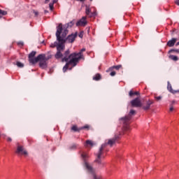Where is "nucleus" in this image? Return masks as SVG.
Segmentation results:
<instances>
[{
  "label": "nucleus",
  "instance_id": "nucleus-9",
  "mask_svg": "<svg viewBox=\"0 0 179 179\" xmlns=\"http://www.w3.org/2000/svg\"><path fill=\"white\" fill-rule=\"evenodd\" d=\"M131 107H142V101L139 97H137L131 101Z\"/></svg>",
  "mask_w": 179,
  "mask_h": 179
},
{
  "label": "nucleus",
  "instance_id": "nucleus-33",
  "mask_svg": "<svg viewBox=\"0 0 179 179\" xmlns=\"http://www.w3.org/2000/svg\"><path fill=\"white\" fill-rule=\"evenodd\" d=\"M115 74H116L115 71H112L110 73V76H115Z\"/></svg>",
  "mask_w": 179,
  "mask_h": 179
},
{
  "label": "nucleus",
  "instance_id": "nucleus-37",
  "mask_svg": "<svg viewBox=\"0 0 179 179\" xmlns=\"http://www.w3.org/2000/svg\"><path fill=\"white\" fill-rule=\"evenodd\" d=\"M170 111H173L174 110V108L173 106H171L169 108Z\"/></svg>",
  "mask_w": 179,
  "mask_h": 179
},
{
  "label": "nucleus",
  "instance_id": "nucleus-38",
  "mask_svg": "<svg viewBox=\"0 0 179 179\" xmlns=\"http://www.w3.org/2000/svg\"><path fill=\"white\" fill-rule=\"evenodd\" d=\"M57 2H58V0H53L52 3H53V5H54V3H57Z\"/></svg>",
  "mask_w": 179,
  "mask_h": 179
},
{
  "label": "nucleus",
  "instance_id": "nucleus-14",
  "mask_svg": "<svg viewBox=\"0 0 179 179\" xmlns=\"http://www.w3.org/2000/svg\"><path fill=\"white\" fill-rule=\"evenodd\" d=\"M62 62H66V61H63L62 59ZM67 63L66 64V65L63 67V72H66V70L68 69V68H69V65L73 64V62H71L70 59L66 62Z\"/></svg>",
  "mask_w": 179,
  "mask_h": 179
},
{
  "label": "nucleus",
  "instance_id": "nucleus-17",
  "mask_svg": "<svg viewBox=\"0 0 179 179\" xmlns=\"http://www.w3.org/2000/svg\"><path fill=\"white\" fill-rule=\"evenodd\" d=\"M122 68V66L121 64L117 66H113L109 69V71H113V69H116V71H119V69H121Z\"/></svg>",
  "mask_w": 179,
  "mask_h": 179
},
{
  "label": "nucleus",
  "instance_id": "nucleus-32",
  "mask_svg": "<svg viewBox=\"0 0 179 179\" xmlns=\"http://www.w3.org/2000/svg\"><path fill=\"white\" fill-rule=\"evenodd\" d=\"M78 37H80V38H83V32H80V33L78 34Z\"/></svg>",
  "mask_w": 179,
  "mask_h": 179
},
{
  "label": "nucleus",
  "instance_id": "nucleus-27",
  "mask_svg": "<svg viewBox=\"0 0 179 179\" xmlns=\"http://www.w3.org/2000/svg\"><path fill=\"white\" fill-rule=\"evenodd\" d=\"M169 52H176V54H179V49L171 50Z\"/></svg>",
  "mask_w": 179,
  "mask_h": 179
},
{
  "label": "nucleus",
  "instance_id": "nucleus-26",
  "mask_svg": "<svg viewBox=\"0 0 179 179\" xmlns=\"http://www.w3.org/2000/svg\"><path fill=\"white\" fill-rule=\"evenodd\" d=\"M49 8H50V10H54V3H50Z\"/></svg>",
  "mask_w": 179,
  "mask_h": 179
},
{
  "label": "nucleus",
  "instance_id": "nucleus-25",
  "mask_svg": "<svg viewBox=\"0 0 179 179\" xmlns=\"http://www.w3.org/2000/svg\"><path fill=\"white\" fill-rule=\"evenodd\" d=\"M71 129H72V131H74V132H78V131H80V129H78V127H76V126H73L71 127Z\"/></svg>",
  "mask_w": 179,
  "mask_h": 179
},
{
  "label": "nucleus",
  "instance_id": "nucleus-28",
  "mask_svg": "<svg viewBox=\"0 0 179 179\" xmlns=\"http://www.w3.org/2000/svg\"><path fill=\"white\" fill-rule=\"evenodd\" d=\"M4 138L6 139L7 142H12V138L5 136Z\"/></svg>",
  "mask_w": 179,
  "mask_h": 179
},
{
  "label": "nucleus",
  "instance_id": "nucleus-24",
  "mask_svg": "<svg viewBox=\"0 0 179 179\" xmlns=\"http://www.w3.org/2000/svg\"><path fill=\"white\" fill-rule=\"evenodd\" d=\"M16 65L18 66V68H23V66H24V64L20 62H17Z\"/></svg>",
  "mask_w": 179,
  "mask_h": 179
},
{
  "label": "nucleus",
  "instance_id": "nucleus-8",
  "mask_svg": "<svg viewBox=\"0 0 179 179\" xmlns=\"http://www.w3.org/2000/svg\"><path fill=\"white\" fill-rule=\"evenodd\" d=\"M15 153H17V155H24V156H27L28 155L27 151L24 150L23 146L20 145L19 144H17Z\"/></svg>",
  "mask_w": 179,
  "mask_h": 179
},
{
  "label": "nucleus",
  "instance_id": "nucleus-20",
  "mask_svg": "<svg viewBox=\"0 0 179 179\" xmlns=\"http://www.w3.org/2000/svg\"><path fill=\"white\" fill-rule=\"evenodd\" d=\"M6 15H8V12L0 9V19L2 17V16H6Z\"/></svg>",
  "mask_w": 179,
  "mask_h": 179
},
{
  "label": "nucleus",
  "instance_id": "nucleus-16",
  "mask_svg": "<svg viewBox=\"0 0 179 179\" xmlns=\"http://www.w3.org/2000/svg\"><path fill=\"white\" fill-rule=\"evenodd\" d=\"M85 148H89V146H90L91 148H93V146H94V143H93V141L90 140H87L85 142Z\"/></svg>",
  "mask_w": 179,
  "mask_h": 179
},
{
  "label": "nucleus",
  "instance_id": "nucleus-18",
  "mask_svg": "<svg viewBox=\"0 0 179 179\" xmlns=\"http://www.w3.org/2000/svg\"><path fill=\"white\" fill-rule=\"evenodd\" d=\"M129 96H130V97H132V96H139V92H133V91L131 90L129 92Z\"/></svg>",
  "mask_w": 179,
  "mask_h": 179
},
{
  "label": "nucleus",
  "instance_id": "nucleus-11",
  "mask_svg": "<svg viewBox=\"0 0 179 179\" xmlns=\"http://www.w3.org/2000/svg\"><path fill=\"white\" fill-rule=\"evenodd\" d=\"M78 37V32H76L75 34H71V35H69L68 37L66 38V41L67 43H73L75 41V38Z\"/></svg>",
  "mask_w": 179,
  "mask_h": 179
},
{
  "label": "nucleus",
  "instance_id": "nucleus-29",
  "mask_svg": "<svg viewBox=\"0 0 179 179\" xmlns=\"http://www.w3.org/2000/svg\"><path fill=\"white\" fill-rule=\"evenodd\" d=\"M76 148H78V144H73L70 149H76Z\"/></svg>",
  "mask_w": 179,
  "mask_h": 179
},
{
  "label": "nucleus",
  "instance_id": "nucleus-35",
  "mask_svg": "<svg viewBox=\"0 0 179 179\" xmlns=\"http://www.w3.org/2000/svg\"><path fill=\"white\" fill-rule=\"evenodd\" d=\"M34 13L35 16H38V12L34 10Z\"/></svg>",
  "mask_w": 179,
  "mask_h": 179
},
{
  "label": "nucleus",
  "instance_id": "nucleus-40",
  "mask_svg": "<svg viewBox=\"0 0 179 179\" xmlns=\"http://www.w3.org/2000/svg\"><path fill=\"white\" fill-rule=\"evenodd\" d=\"M76 1H79L80 2H85V1L86 0H76ZM91 1H93V0H90Z\"/></svg>",
  "mask_w": 179,
  "mask_h": 179
},
{
  "label": "nucleus",
  "instance_id": "nucleus-22",
  "mask_svg": "<svg viewBox=\"0 0 179 179\" xmlns=\"http://www.w3.org/2000/svg\"><path fill=\"white\" fill-rule=\"evenodd\" d=\"M169 59H172V61H177L178 59V57L176 55H169Z\"/></svg>",
  "mask_w": 179,
  "mask_h": 179
},
{
  "label": "nucleus",
  "instance_id": "nucleus-39",
  "mask_svg": "<svg viewBox=\"0 0 179 179\" xmlns=\"http://www.w3.org/2000/svg\"><path fill=\"white\" fill-rule=\"evenodd\" d=\"M87 128H89V126H84V127H83V129H86Z\"/></svg>",
  "mask_w": 179,
  "mask_h": 179
},
{
  "label": "nucleus",
  "instance_id": "nucleus-41",
  "mask_svg": "<svg viewBox=\"0 0 179 179\" xmlns=\"http://www.w3.org/2000/svg\"><path fill=\"white\" fill-rule=\"evenodd\" d=\"M176 5L179 6V0H176Z\"/></svg>",
  "mask_w": 179,
  "mask_h": 179
},
{
  "label": "nucleus",
  "instance_id": "nucleus-42",
  "mask_svg": "<svg viewBox=\"0 0 179 179\" xmlns=\"http://www.w3.org/2000/svg\"><path fill=\"white\" fill-rule=\"evenodd\" d=\"M50 2V0H45V3H48Z\"/></svg>",
  "mask_w": 179,
  "mask_h": 179
},
{
  "label": "nucleus",
  "instance_id": "nucleus-21",
  "mask_svg": "<svg viewBox=\"0 0 179 179\" xmlns=\"http://www.w3.org/2000/svg\"><path fill=\"white\" fill-rule=\"evenodd\" d=\"M73 24H75V21H71L70 22H69L68 24H66V25H65V27H66V28H68V27H72V26H73Z\"/></svg>",
  "mask_w": 179,
  "mask_h": 179
},
{
  "label": "nucleus",
  "instance_id": "nucleus-30",
  "mask_svg": "<svg viewBox=\"0 0 179 179\" xmlns=\"http://www.w3.org/2000/svg\"><path fill=\"white\" fill-rule=\"evenodd\" d=\"M85 13H86V15H90V8H87L86 10H85Z\"/></svg>",
  "mask_w": 179,
  "mask_h": 179
},
{
  "label": "nucleus",
  "instance_id": "nucleus-19",
  "mask_svg": "<svg viewBox=\"0 0 179 179\" xmlns=\"http://www.w3.org/2000/svg\"><path fill=\"white\" fill-rule=\"evenodd\" d=\"M101 79V76L99 73L96 74L94 77H93V80H100Z\"/></svg>",
  "mask_w": 179,
  "mask_h": 179
},
{
  "label": "nucleus",
  "instance_id": "nucleus-43",
  "mask_svg": "<svg viewBox=\"0 0 179 179\" xmlns=\"http://www.w3.org/2000/svg\"><path fill=\"white\" fill-rule=\"evenodd\" d=\"M45 13H48V10H45Z\"/></svg>",
  "mask_w": 179,
  "mask_h": 179
},
{
  "label": "nucleus",
  "instance_id": "nucleus-31",
  "mask_svg": "<svg viewBox=\"0 0 179 179\" xmlns=\"http://www.w3.org/2000/svg\"><path fill=\"white\" fill-rule=\"evenodd\" d=\"M81 156H82V158H83V159H86V157H87V154H86V153H83V154L81 155Z\"/></svg>",
  "mask_w": 179,
  "mask_h": 179
},
{
  "label": "nucleus",
  "instance_id": "nucleus-10",
  "mask_svg": "<svg viewBox=\"0 0 179 179\" xmlns=\"http://www.w3.org/2000/svg\"><path fill=\"white\" fill-rule=\"evenodd\" d=\"M87 24V21H86V17H83L80 20L76 22V26L79 27L80 26L85 27Z\"/></svg>",
  "mask_w": 179,
  "mask_h": 179
},
{
  "label": "nucleus",
  "instance_id": "nucleus-6",
  "mask_svg": "<svg viewBox=\"0 0 179 179\" xmlns=\"http://www.w3.org/2000/svg\"><path fill=\"white\" fill-rule=\"evenodd\" d=\"M85 166L86 167L88 173L92 174L94 179H101V176L96 175V172L93 169V167H92L89 163L85 162Z\"/></svg>",
  "mask_w": 179,
  "mask_h": 179
},
{
  "label": "nucleus",
  "instance_id": "nucleus-13",
  "mask_svg": "<svg viewBox=\"0 0 179 179\" xmlns=\"http://www.w3.org/2000/svg\"><path fill=\"white\" fill-rule=\"evenodd\" d=\"M151 104H153V101H150V100L146 102L145 106H142L143 110H145V111H148V110L150 109V105Z\"/></svg>",
  "mask_w": 179,
  "mask_h": 179
},
{
  "label": "nucleus",
  "instance_id": "nucleus-15",
  "mask_svg": "<svg viewBox=\"0 0 179 179\" xmlns=\"http://www.w3.org/2000/svg\"><path fill=\"white\" fill-rule=\"evenodd\" d=\"M177 42V38H173L171 40L167 42L168 47H174V44Z\"/></svg>",
  "mask_w": 179,
  "mask_h": 179
},
{
  "label": "nucleus",
  "instance_id": "nucleus-5",
  "mask_svg": "<svg viewBox=\"0 0 179 179\" xmlns=\"http://www.w3.org/2000/svg\"><path fill=\"white\" fill-rule=\"evenodd\" d=\"M36 54H37V52L36 51H32L28 56L29 62V64H31L32 65L37 64V62H38V59L41 58V57H43L42 55H39L37 56V57H36Z\"/></svg>",
  "mask_w": 179,
  "mask_h": 179
},
{
  "label": "nucleus",
  "instance_id": "nucleus-44",
  "mask_svg": "<svg viewBox=\"0 0 179 179\" xmlns=\"http://www.w3.org/2000/svg\"><path fill=\"white\" fill-rule=\"evenodd\" d=\"M176 45H179V42H178V43H176Z\"/></svg>",
  "mask_w": 179,
  "mask_h": 179
},
{
  "label": "nucleus",
  "instance_id": "nucleus-4",
  "mask_svg": "<svg viewBox=\"0 0 179 179\" xmlns=\"http://www.w3.org/2000/svg\"><path fill=\"white\" fill-rule=\"evenodd\" d=\"M136 113V112L134 110L131 109L127 116L120 119V124H123L124 131H128L129 129V122L131 121V118H132V115H135Z\"/></svg>",
  "mask_w": 179,
  "mask_h": 179
},
{
  "label": "nucleus",
  "instance_id": "nucleus-45",
  "mask_svg": "<svg viewBox=\"0 0 179 179\" xmlns=\"http://www.w3.org/2000/svg\"><path fill=\"white\" fill-rule=\"evenodd\" d=\"M0 136H1V134H0Z\"/></svg>",
  "mask_w": 179,
  "mask_h": 179
},
{
  "label": "nucleus",
  "instance_id": "nucleus-1",
  "mask_svg": "<svg viewBox=\"0 0 179 179\" xmlns=\"http://www.w3.org/2000/svg\"><path fill=\"white\" fill-rule=\"evenodd\" d=\"M65 50V45H59L57 46V52H56L55 57L56 59H59V58H62V61L68 62L70 60V62L73 63V66H76V64L79 62V59L82 58L83 55L82 52H85L86 51L85 48H83L80 50V51L78 53L74 52L71 55L69 50H67L64 54Z\"/></svg>",
  "mask_w": 179,
  "mask_h": 179
},
{
  "label": "nucleus",
  "instance_id": "nucleus-34",
  "mask_svg": "<svg viewBox=\"0 0 179 179\" xmlns=\"http://www.w3.org/2000/svg\"><path fill=\"white\" fill-rule=\"evenodd\" d=\"M17 45L23 46V45H24V43H23L22 41H20V42H17Z\"/></svg>",
  "mask_w": 179,
  "mask_h": 179
},
{
  "label": "nucleus",
  "instance_id": "nucleus-3",
  "mask_svg": "<svg viewBox=\"0 0 179 179\" xmlns=\"http://www.w3.org/2000/svg\"><path fill=\"white\" fill-rule=\"evenodd\" d=\"M62 30H64L62 33ZM61 33H62L61 36ZM66 34H68V29L62 28V24H59L58 27H57V31H56V37L57 41L59 43L57 45H64L65 43H66Z\"/></svg>",
  "mask_w": 179,
  "mask_h": 179
},
{
  "label": "nucleus",
  "instance_id": "nucleus-2",
  "mask_svg": "<svg viewBox=\"0 0 179 179\" xmlns=\"http://www.w3.org/2000/svg\"><path fill=\"white\" fill-rule=\"evenodd\" d=\"M120 136H121V132H116L115 134V137L113 138H110L108 140V142L105 143L104 144H102L101 148H99V152L97 154V158L95 159L96 163H98V164H104L101 163V155H103V150L107 145H109V146H113L118 139H120Z\"/></svg>",
  "mask_w": 179,
  "mask_h": 179
},
{
  "label": "nucleus",
  "instance_id": "nucleus-12",
  "mask_svg": "<svg viewBox=\"0 0 179 179\" xmlns=\"http://www.w3.org/2000/svg\"><path fill=\"white\" fill-rule=\"evenodd\" d=\"M167 90L170 93H172V94H176V93H179V90H173V87H171V84H170V82L168 81V85H167Z\"/></svg>",
  "mask_w": 179,
  "mask_h": 179
},
{
  "label": "nucleus",
  "instance_id": "nucleus-7",
  "mask_svg": "<svg viewBox=\"0 0 179 179\" xmlns=\"http://www.w3.org/2000/svg\"><path fill=\"white\" fill-rule=\"evenodd\" d=\"M42 57L39 59H38V62H39V66L40 68H42V69H45L47 68V61L50 59V58H48L45 57V55H41Z\"/></svg>",
  "mask_w": 179,
  "mask_h": 179
},
{
  "label": "nucleus",
  "instance_id": "nucleus-36",
  "mask_svg": "<svg viewBox=\"0 0 179 179\" xmlns=\"http://www.w3.org/2000/svg\"><path fill=\"white\" fill-rule=\"evenodd\" d=\"M155 99H156V100H161L162 96H156Z\"/></svg>",
  "mask_w": 179,
  "mask_h": 179
},
{
  "label": "nucleus",
  "instance_id": "nucleus-23",
  "mask_svg": "<svg viewBox=\"0 0 179 179\" xmlns=\"http://www.w3.org/2000/svg\"><path fill=\"white\" fill-rule=\"evenodd\" d=\"M58 44H59V43L55 42V43H52L50 45V47H51V48H55V47L57 46V50H58Z\"/></svg>",
  "mask_w": 179,
  "mask_h": 179
}]
</instances>
